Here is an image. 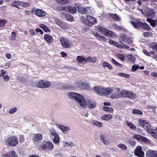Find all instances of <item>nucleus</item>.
<instances>
[{"mask_svg":"<svg viewBox=\"0 0 157 157\" xmlns=\"http://www.w3.org/2000/svg\"><path fill=\"white\" fill-rule=\"evenodd\" d=\"M110 16L116 21H119L121 20L120 17L116 14H112L110 15Z\"/></svg>","mask_w":157,"mask_h":157,"instance_id":"40","label":"nucleus"},{"mask_svg":"<svg viewBox=\"0 0 157 157\" xmlns=\"http://www.w3.org/2000/svg\"><path fill=\"white\" fill-rule=\"evenodd\" d=\"M146 155L149 157H157V151L152 150H148L146 152Z\"/></svg>","mask_w":157,"mask_h":157,"instance_id":"23","label":"nucleus"},{"mask_svg":"<svg viewBox=\"0 0 157 157\" xmlns=\"http://www.w3.org/2000/svg\"><path fill=\"white\" fill-rule=\"evenodd\" d=\"M40 148L43 150L52 151L54 148V145L52 142L45 140L43 141Z\"/></svg>","mask_w":157,"mask_h":157,"instance_id":"7","label":"nucleus"},{"mask_svg":"<svg viewBox=\"0 0 157 157\" xmlns=\"http://www.w3.org/2000/svg\"><path fill=\"white\" fill-rule=\"evenodd\" d=\"M94 35L97 38L101 41H105L107 40V38L105 37L101 36L97 33H94Z\"/></svg>","mask_w":157,"mask_h":157,"instance_id":"29","label":"nucleus"},{"mask_svg":"<svg viewBox=\"0 0 157 157\" xmlns=\"http://www.w3.org/2000/svg\"><path fill=\"white\" fill-rule=\"evenodd\" d=\"M21 2L18 1H14L13 2V6H14L20 9L19 7V6H21Z\"/></svg>","mask_w":157,"mask_h":157,"instance_id":"44","label":"nucleus"},{"mask_svg":"<svg viewBox=\"0 0 157 157\" xmlns=\"http://www.w3.org/2000/svg\"><path fill=\"white\" fill-rule=\"evenodd\" d=\"M68 9L67 12H69L72 13H75L76 12V9L75 7H72L70 6H67Z\"/></svg>","mask_w":157,"mask_h":157,"instance_id":"35","label":"nucleus"},{"mask_svg":"<svg viewBox=\"0 0 157 157\" xmlns=\"http://www.w3.org/2000/svg\"><path fill=\"white\" fill-rule=\"evenodd\" d=\"M63 147L66 148L72 147L74 146L73 143L72 142H69L67 141H63Z\"/></svg>","mask_w":157,"mask_h":157,"instance_id":"26","label":"nucleus"},{"mask_svg":"<svg viewBox=\"0 0 157 157\" xmlns=\"http://www.w3.org/2000/svg\"><path fill=\"white\" fill-rule=\"evenodd\" d=\"M102 87V86H95L94 88V90L95 93L98 95H100Z\"/></svg>","mask_w":157,"mask_h":157,"instance_id":"31","label":"nucleus"},{"mask_svg":"<svg viewBox=\"0 0 157 157\" xmlns=\"http://www.w3.org/2000/svg\"><path fill=\"white\" fill-rule=\"evenodd\" d=\"M109 43L110 44L117 47L118 48H121V44L117 42L114 41L113 40H109Z\"/></svg>","mask_w":157,"mask_h":157,"instance_id":"32","label":"nucleus"},{"mask_svg":"<svg viewBox=\"0 0 157 157\" xmlns=\"http://www.w3.org/2000/svg\"><path fill=\"white\" fill-rule=\"evenodd\" d=\"M132 113L135 114L142 115L143 114L142 111L136 109H134L133 110Z\"/></svg>","mask_w":157,"mask_h":157,"instance_id":"55","label":"nucleus"},{"mask_svg":"<svg viewBox=\"0 0 157 157\" xmlns=\"http://www.w3.org/2000/svg\"><path fill=\"white\" fill-rule=\"evenodd\" d=\"M58 3L64 5L68 3L69 0H56Z\"/></svg>","mask_w":157,"mask_h":157,"instance_id":"51","label":"nucleus"},{"mask_svg":"<svg viewBox=\"0 0 157 157\" xmlns=\"http://www.w3.org/2000/svg\"><path fill=\"white\" fill-rule=\"evenodd\" d=\"M130 23L135 28H141L143 22L139 20H136L133 21H130Z\"/></svg>","mask_w":157,"mask_h":157,"instance_id":"17","label":"nucleus"},{"mask_svg":"<svg viewBox=\"0 0 157 157\" xmlns=\"http://www.w3.org/2000/svg\"><path fill=\"white\" fill-rule=\"evenodd\" d=\"M139 68V66L137 65H133L132 66L131 71L134 72L136 71L138 68Z\"/></svg>","mask_w":157,"mask_h":157,"instance_id":"57","label":"nucleus"},{"mask_svg":"<svg viewBox=\"0 0 157 157\" xmlns=\"http://www.w3.org/2000/svg\"><path fill=\"white\" fill-rule=\"evenodd\" d=\"M100 138L102 142L105 145H107L109 144L108 140L103 136H101Z\"/></svg>","mask_w":157,"mask_h":157,"instance_id":"38","label":"nucleus"},{"mask_svg":"<svg viewBox=\"0 0 157 157\" xmlns=\"http://www.w3.org/2000/svg\"><path fill=\"white\" fill-rule=\"evenodd\" d=\"M125 57L127 58V60L131 63H133L135 62L136 59L134 56L130 54H126Z\"/></svg>","mask_w":157,"mask_h":157,"instance_id":"24","label":"nucleus"},{"mask_svg":"<svg viewBox=\"0 0 157 157\" xmlns=\"http://www.w3.org/2000/svg\"><path fill=\"white\" fill-rule=\"evenodd\" d=\"M75 84L82 90H90L91 88L89 83L86 82H82L81 81H79L76 82Z\"/></svg>","mask_w":157,"mask_h":157,"instance_id":"9","label":"nucleus"},{"mask_svg":"<svg viewBox=\"0 0 157 157\" xmlns=\"http://www.w3.org/2000/svg\"><path fill=\"white\" fill-rule=\"evenodd\" d=\"M80 20L83 24L89 26H92L96 21V19L90 16H87L86 18L82 17Z\"/></svg>","mask_w":157,"mask_h":157,"instance_id":"5","label":"nucleus"},{"mask_svg":"<svg viewBox=\"0 0 157 157\" xmlns=\"http://www.w3.org/2000/svg\"><path fill=\"white\" fill-rule=\"evenodd\" d=\"M113 118L112 116L110 114H104L102 115L101 117L102 120L106 121H109Z\"/></svg>","mask_w":157,"mask_h":157,"instance_id":"25","label":"nucleus"},{"mask_svg":"<svg viewBox=\"0 0 157 157\" xmlns=\"http://www.w3.org/2000/svg\"><path fill=\"white\" fill-rule=\"evenodd\" d=\"M55 23L59 25L61 28L64 29L66 28L65 24L61 21L59 19H55Z\"/></svg>","mask_w":157,"mask_h":157,"instance_id":"30","label":"nucleus"},{"mask_svg":"<svg viewBox=\"0 0 157 157\" xmlns=\"http://www.w3.org/2000/svg\"><path fill=\"white\" fill-rule=\"evenodd\" d=\"M77 60L80 63H85L86 62V58L83 56H78L77 57Z\"/></svg>","mask_w":157,"mask_h":157,"instance_id":"33","label":"nucleus"},{"mask_svg":"<svg viewBox=\"0 0 157 157\" xmlns=\"http://www.w3.org/2000/svg\"><path fill=\"white\" fill-rule=\"evenodd\" d=\"M141 28L144 29L146 30H149L150 29V26L146 23H143Z\"/></svg>","mask_w":157,"mask_h":157,"instance_id":"49","label":"nucleus"},{"mask_svg":"<svg viewBox=\"0 0 157 157\" xmlns=\"http://www.w3.org/2000/svg\"><path fill=\"white\" fill-rule=\"evenodd\" d=\"M3 79L5 81H8L10 78V76L8 75H6L3 76Z\"/></svg>","mask_w":157,"mask_h":157,"instance_id":"63","label":"nucleus"},{"mask_svg":"<svg viewBox=\"0 0 157 157\" xmlns=\"http://www.w3.org/2000/svg\"><path fill=\"white\" fill-rule=\"evenodd\" d=\"M138 124L143 128L146 130L154 138L157 140V133H156V129H154L151 128L150 124L146 120L140 119L138 120Z\"/></svg>","mask_w":157,"mask_h":157,"instance_id":"2","label":"nucleus"},{"mask_svg":"<svg viewBox=\"0 0 157 157\" xmlns=\"http://www.w3.org/2000/svg\"><path fill=\"white\" fill-rule=\"evenodd\" d=\"M32 12L33 14L40 17H44L46 14V13L44 11L40 9H34L32 10Z\"/></svg>","mask_w":157,"mask_h":157,"instance_id":"15","label":"nucleus"},{"mask_svg":"<svg viewBox=\"0 0 157 157\" xmlns=\"http://www.w3.org/2000/svg\"><path fill=\"white\" fill-rule=\"evenodd\" d=\"M17 110V108L14 107L10 109L9 111V113L10 114H13L15 113Z\"/></svg>","mask_w":157,"mask_h":157,"instance_id":"53","label":"nucleus"},{"mask_svg":"<svg viewBox=\"0 0 157 157\" xmlns=\"http://www.w3.org/2000/svg\"><path fill=\"white\" fill-rule=\"evenodd\" d=\"M2 157H17V155L15 151H12L6 154H2Z\"/></svg>","mask_w":157,"mask_h":157,"instance_id":"19","label":"nucleus"},{"mask_svg":"<svg viewBox=\"0 0 157 157\" xmlns=\"http://www.w3.org/2000/svg\"><path fill=\"white\" fill-rule=\"evenodd\" d=\"M60 139V137L59 136L55 137L52 138V141L54 144H58L59 143Z\"/></svg>","mask_w":157,"mask_h":157,"instance_id":"46","label":"nucleus"},{"mask_svg":"<svg viewBox=\"0 0 157 157\" xmlns=\"http://www.w3.org/2000/svg\"><path fill=\"white\" fill-rule=\"evenodd\" d=\"M132 138L135 139L137 140L142 141L145 143H150L151 142V140L145 137L139 135L135 134L134 135Z\"/></svg>","mask_w":157,"mask_h":157,"instance_id":"13","label":"nucleus"},{"mask_svg":"<svg viewBox=\"0 0 157 157\" xmlns=\"http://www.w3.org/2000/svg\"><path fill=\"white\" fill-rule=\"evenodd\" d=\"M113 27L115 29L118 30H124L126 31V29H125L124 27L122 26H120L116 24H114L113 25Z\"/></svg>","mask_w":157,"mask_h":157,"instance_id":"43","label":"nucleus"},{"mask_svg":"<svg viewBox=\"0 0 157 157\" xmlns=\"http://www.w3.org/2000/svg\"><path fill=\"white\" fill-rule=\"evenodd\" d=\"M86 62L88 61L92 63H95L96 61V58L95 57H94L93 58L90 56H88L86 58Z\"/></svg>","mask_w":157,"mask_h":157,"instance_id":"39","label":"nucleus"},{"mask_svg":"<svg viewBox=\"0 0 157 157\" xmlns=\"http://www.w3.org/2000/svg\"><path fill=\"white\" fill-rule=\"evenodd\" d=\"M117 147L121 149L126 150L127 149V146L124 144L120 143L117 145Z\"/></svg>","mask_w":157,"mask_h":157,"instance_id":"42","label":"nucleus"},{"mask_svg":"<svg viewBox=\"0 0 157 157\" xmlns=\"http://www.w3.org/2000/svg\"><path fill=\"white\" fill-rule=\"evenodd\" d=\"M92 124L95 125H96L99 128H101L103 127V124L98 121L94 120L92 122Z\"/></svg>","mask_w":157,"mask_h":157,"instance_id":"36","label":"nucleus"},{"mask_svg":"<svg viewBox=\"0 0 157 157\" xmlns=\"http://www.w3.org/2000/svg\"><path fill=\"white\" fill-rule=\"evenodd\" d=\"M118 75L120 76L126 78H128L130 77V75L129 74H126L122 72H120L118 73Z\"/></svg>","mask_w":157,"mask_h":157,"instance_id":"47","label":"nucleus"},{"mask_svg":"<svg viewBox=\"0 0 157 157\" xmlns=\"http://www.w3.org/2000/svg\"><path fill=\"white\" fill-rule=\"evenodd\" d=\"M65 16L67 20L69 21H73L74 20V18L71 15L67 14Z\"/></svg>","mask_w":157,"mask_h":157,"instance_id":"52","label":"nucleus"},{"mask_svg":"<svg viewBox=\"0 0 157 157\" xmlns=\"http://www.w3.org/2000/svg\"><path fill=\"white\" fill-rule=\"evenodd\" d=\"M113 92V89L112 88L102 86L100 95L106 96L111 94Z\"/></svg>","mask_w":157,"mask_h":157,"instance_id":"11","label":"nucleus"},{"mask_svg":"<svg viewBox=\"0 0 157 157\" xmlns=\"http://www.w3.org/2000/svg\"><path fill=\"white\" fill-rule=\"evenodd\" d=\"M116 93L111 95L110 98L112 99L123 98V90H120L119 88L116 89Z\"/></svg>","mask_w":157,"mask_h":157,"instance_id":"10","label":"nucleus"},{"mask_svg":"<svg viewBox=\"0 0 157 157\" xmlns=\"http://www.w3.org/2000/svg\"><path fill=\"white\" fill-rule=\"evenodd\" d=\"M135 154L138 157H144V152L143 151L142 147L138 146H137L135 150Z\"/></svg>","mask_w":157,"mask_h":157,"instance_id":"16","label":"nucleus"},{"mask_svg":"<svg viewBox=\"0 0 157 157\" xmlns=\"http://www.w3.org/2000/svg\"><path fill=\"white\" fill-rule=\"evenodd\" d=\"M4 142L6 144L11 146H15L18 144V140L17 137L13 136L6 140Z\"/></svg>","mask_w":157,"mask_h":157,"instance_id":"6","label":"nucleus"},{"mask_svg":"<svg viewBox=\"0 0 157 157\" xmlns=\"http://www.w3.org/2000/svg\"><path fill=\"white\" fill-rule=\"evenodd\" d=\"M143 35L145 37H148L151 36H152V34L148 32H146L144 33Z\"/></svg>","mask_w":157,"mask_h":157,"instance_id":"59","label":"nucleus"},{"mask_svg":"<svg viewBox=\"0 0 157 157\" xmlns=\"http://www.w3.org/2000/svg\"><path fill=\"white\" fill-rule=\"evenodd\" d=\"M59 42L61 46L64 48H69L71 46V44L70 40L63 37H61L60 38Z\"/></svg>","mask_w":157,"mask_h":157,"instance_id":"8","label":"nucleus"},{"mask_svg":"<svg viewBox=\"0 0 157 157\" xmlns=\"http://www.w3.org/2000/svg\"><path fill=\"white\" fill-rule=\"evenodd\" d=\"M123 98H136V95L129 91L123 90Z\"/></svg>","mask_w":157,"mask_h":157,"instance_id":"14","label":"nucleus"},{"mask_svg":"<svg viewBox=\"0 0 157 157\" xmlns=\"http://www.w3.org/2000/svg\"><path fill=\"white\" fill-rule=\"evenodd\" d=\"M117 56L122 61H124L125 59V57L124 55L118 54L117 55Z\"/></svg>","mask_w":157,"mask_h":157,"instance_id":"58","label":"nucleus"},{"mask_svg":"<svg viewBox=\"0 0 157 157\" xmlns=\"http://www.w3.org/2000/svg\"><path fill=\"white\" fill-rule=\"evenodd\" d=\"M43 136L41 134L37 133L34 134L33 137V142H38L42 140Z\"/></svg>","mask_w":157,"mask_h":157,"instance_id":"20","label":"nucleus"},{"mask_svg":"<svg viewBox=\"0 0 157 157\" xmlns=\"http://www.w3.org/2000/svg\"><path fill=\"white\" fill-rule=\"evenodd\" d=\"M97 30L98 31L108 37L113 38L116 36L114 33L103 27H98Z\"/></svg>","mask_w":157,"mask_h":157,"instance_id":"4","label":"nucleus"},{"mask_svg":"<svg viewBox=\"0 0 157 157\" xmlns=\"http://www.w3.org/2000/svg\"><path fill=\"white\" fill-rule=\"evenodd\" d=\"M7 21L5 20L1 19L0 20V27H3L5 25V24L6 23Z\"/></svg>","mask_w":157,"mask_h":157,"instance_id":"54","label":"nucleus"},{"mask_svg":"<svg viewBox=\"0 0 157 157\" xmlns=\"http://www.w3.org/2000/svg\"><path fill=\"white\" fill-rule=\"evenodd\" d=\"M68 97L71 99L75 100L78 105L81 108H88L92 109L96 106V102L89 99L86 100L81 94L77 93L69 92L67 94Z\"/></svg>","mask_w":157,"mask_h":157,"instance_id":"1","label":"nucleus"},{"mask_svg":"<svg viewBox=\"0 0 157 157\" xmlns=\"http://www.w3.org/2000/svg\"><path fill=\"white\" fill-rule=\"evenodd\" d=\"M147 21L150 23L151 25L152 26L154 27L156 24V21L151 19L148 18Z\"/></svg>","mask_w":157,"mask_h":157,"instance_id":"45","label":"nucleus"},{"mask_svg":"<svg viewBox=\"0 0 157 157\" xmlns=\"http://www.w3.org/2000/svg\"><path fill=\"white\" fill-rule=\"evenodd\" d=\"M21 6H24L25 7H27L29 6V2H21Z\"/></svg>","mask_w":157,"mask_h":157,"instance_id":"61","label":"nucleus"},{"mask_svg":"<svg viewBox=\"0 0 157 157\" xmlns=\"http://www.w3.org/2000/svg\"><path fill=\"white\" fill-rule=\"evenodd\" d=\"M111 62L114 64L116 65L119 66L121 65V64L117 62V61H116L115 60H114L113 59H111Z\"/></svg>","mask_w":157,"mask_h":157,"instance_id":"62","label":"nucleus"},{"mask_svg":"<svg viewBox=\"0 0 157 157\" xmlns=\"http://www.w3.org/2000/svg\"><path fill=\"white\" fill-rule=\"evenodd\" d=\"M56 125L57 128L59 129L63 132L68 131L70 130L69 127L66 126L62 124H56Z\"/></svg>","mask_w":157,"mask_h":157,"instance_id":"18","label":"nucleus"},{"mask_svg":"<svg viewBox=\"0 0 157 157\" xmlns=\"http://www.w3.org/2000/svg\"><path fill=\"white\" fill-rule=\"evenodd\" d=\"M50 132L51 135L52 136V138H55V137L59 136L58 133L54 130H50Z\"/></svg>","mask_w":157,"mask_h":157,"instance_id":"41","label":"nucleus"},{"mask_svg":"<svg viewBox=\"0 0 157 157\" xmlns=\"http://www.w3.org/2000/svg\"><path fill=\"white\" fill-rule=\"evenodd\" d=\"M119 40L120 43H122V42H125L128 44H130L132 42V41L131 39L126 37L124 35H121L120 36Z\"/></svg>","mask_w":157,"mask_h":157,"instance_id":"21","label":"nucleus"},{"mask_svg":"<svg viewBox=\"0 0 157 157\" xmlns=\"http://www.w3.org/2000/svg\"><path fill=\"white\" fill-rule=\"evenodd\" d=\"M34 85L37 88H46L50 87L51 85V83L49 81L40 79L36 81Z\"/></svg>","mask_w":157,"mask_h":157,"instance_id":"3","label":"nucleus"},{"mask_svg":"<svg viewBox=\"0 0 157 157\" xmlns=\"http://www.w3.org/2000/svg\"><path fill=\"white\" fill-rule=\"evenodd\" d=\"M102 65L103 68L110 71L112 70V65L107 62L106 61L103 62Z\"/></svg>","mask_w":157,"mask_h":157,"instance_id":"28","label":"nucleus"},{"mask_svg":"<svg viewBox=\"0 0 157 157\" xmlns=\"http://www.w3.org/2000/svg\"><path fill=\"white\" fill-rule=\"evenodd\" d=\"M128 143L132 145H134L135 144V142L131 139L128 140Z\"/></svg>","mask_w":157,"mask_h":157,"instance_id":"64","label":"nucleus"},{"mask_svg":"<svg viewBox=\"0 0 157 157\" xmlns=\"http://www.w3.org/2000/svg\"><path fill=\"white\" fill-rule=\"evenodd\" d=\"M39 27L42 29L44 31L46 32H50V30L48 27L46 25L43 24H40Z\"/></svg>","mask_w":157,"mask_h":157,"instance_id":"34","label":"nucleus"},{"mask_svg":"<svg viewBox=\"0 0 157 157\" xmlns=\"http://www.w3.org/2000/svg\"><path fill=\"white\" fill-rule=\"evenodd\" d=\"M35 31L36 33L38 34L39 35H42L43 33L42 30L40 28L36 29Z\"/></svg>","mask_w":157,"mask_h":157,"instance_id":"56","label":"nucleus"},{"mask_svg":"<svg viewBox=\"0 0 157 157\" xmlns=\"http://www.w3.org/2000/svg\"><path fill=\"white\" fill-rule=\"evenodd\" d=\"M75 5L78 8V11L80 13L85 14L87 12L90 13V8L89 7H87L86 8H83L81 7L78 3H76Z\"/></svg>","mask_w":157,"mask_h":157,"instance_id":"12","label":"nucleus"},{"mask_svg":"<svg viewBox=\"0 0 157 157\" xmlns=\"http://www.w3.org/2000/svg\"><path fill=\"white\" fill-rule=\"evenodd\" d=\"M155 14V12L152 9H148L145 12V14L146 16L153 17Z\"/></svg>","mask_w":157,"mask_h":157,"instance_id":"27","label":"nucleus"},{"mask_svg":"<svg viewBox=\"0 0 157 157\" xmlns=\"http://www.w3.org/2000/svg\"><path fill=\"white\" fill-rule=\"evenodd\" d=\"M143 52L146 55L148 56H151V54H153L154 53V52H149L147 51L146 50H144L143 51Z\"/></svg>","mask_w":157,"mask_h":157,"instance_id":"60","label":"nucleus"},{"mask_svg":"<svg viewBox=\"0 0 157 157\" xmlns=\"http://www.w3.org/2000/svg\"><path fill=\"white\" fill-rule=\"evenodd\" d=\"M102 109L104 111H106L108 113H113V109L111 107L104 106L102 108Z\"/></svg>","mask_w":157,"mask_h":157,"instance_id":"37","label":"nucleus"},{"mask_svg":"<svg viewBox=\"0 0 157 157\" xmlns=\"http://www.w3.org/2000/svg\"><path fill=\"white\" fill-rule=\"evenodd\" d=\"M68 7L67 6H60L57 7V9L59 10H63L67 11L68 9Z\"/></svg>","mask_w":157,"mask_h":157,"instance_id":"50","label":"nucleus"},{"mask_svg":"<svg viewBox=\"0 0 157 157\" xmlns=\"http://www.w3.org/2000/svg\"><path fill=\"white\" fill-rule=\"evenodd\" d=\"M44 38L46 41L49 44L52 43L53 41V37L48 34H46L44 35Z\"/></svg>","mask_w":157,"mask_h":157,"instance_id":"22","label":"nucleus"},{"mask_svg":"<svg viewBox=\"0 0 157 157\" xmlns=\"http://www.w3.org/2000/svg\"><path fill=\"white\" fill-rule=\"evenodd\" d=\"M126 123L127 125L130 128L132 129H135L136 128L135 126L131 122L127 121L126 122Z\"/></svg>","mask_w":157,"mask_h":157,"instance_id":"48","label":"nucleus"}]
</instances>
